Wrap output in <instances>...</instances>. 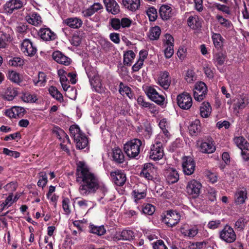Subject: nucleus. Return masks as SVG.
Returning a JSON list of instances; mask_svg holds the SVG:
<instances>
[{
	"mask_svg": "<svg viewBox=\"0 0 249 249\" xmlns=\"http://www.w3.org/2000/svg\"><path fill=\"white\" fill-rule=\"evenodd\" d=\"M76 181L79 184V191L83 196L95 193L100 188L99 181L94 174L90 172L84 161L76 163Z\"/></svg>",
	"mask_w": 249,
	"mask_h": 249,
	"instance_id": "nucleus-1",
	"label": "nucleus"
},
{
	"mask_svg": "<svg viewBox=\"0 0 249 249\" xmlns=\"http://www.w3.org/2000/svg\"><path fill=\"white\" fill-rule=\"evenodd\" d=\"M142 142L138 139H134L124 145V150L127 156L135 158L140 153Z\"/></svg>",
	"mask_w": 249,
	"mask_h": 249,
	"instance_id": "nucleus-2",
	"label": "nucleus"
},
{
	"mask_svg": "<svg viewBox=\"0 0 249 249\" xmlns=\"http://www.w3.org/2000/svg\"><path fill=\"white\" fill-rule=\"evenodd\" d=\"M219 237L228 243H233L236 239V235L233 229L228 225H225L223 230L219 232Z\"/></svg>",
	"mask_w": 249,
	"mask_h": 249,
	"instance_id": "nucleus-3",
	"label": "nucleus"
},
{
	"mask_svg": "<svg viewBox=\"0 0 249 249\" xmlns=\"http://www.w3.org/2000/svg\"><path fill=\"white\" fill-rule=\"evenodd\" d=\"M207 93V87L205 83L200 81L196 82L194 88V97L196 100L201 101Z\"/></svg>",
	"mask_w": 249,
	"mask_h": 249,
	"instance_id": "nucleus-4",
	"label": "nucleus"
},
{
	"mask_svg": "<svg viewBox=\"0 0 249 249\" xmlns=\"http://www.w3.org/2000/svg\"><path fill=\"white\" fill-rule=\"evenodd\" d=\"M180 215L176 211L169 210L166 212V214L162 218V222L168 226L172 227L176 225L179 221Z\"/></svg>",
	"mask_w": 249,
	"mask_h": 249,
	"instance_id": "nucleus-5",
	"label": "nucleus"
},
{
	"mask_svg": "<svg viewBox=\"0 0 249 249\" xmlns=\"http://www.w3.org/2000/svg\"><path fill=\"white\" fill-rule=\"evenodd\" d=\"M177 104L180 108L187 110L192 106V99L187 92H183L179 94L177 97Z\"/></svg>",
	"mask_w": 249,
	"mask_h": 249,
	"instance_id": "nucleus-6",
	"label": "nucleus"
},
{
	"mask_svg": "<svg viewBox=\"0 0 249 249\" xmlns=\"http://www.w3.org/2000/svg\"><path fill=\"white\" fill-rule=\"evenodd\" d=\"M201 188L202 185L199 181L193 179L188 182L186 188V192L192 198H196L199 196Z\"/></svg>",
	"mask_w": 249,
	"mask_h": 249,
	"instance_id": "nucleus-7",
	"label": "nucleus"
},
{
	"mask_svg": "<svg viewBox=\"0 0 249 249\" xmlns=\"http://www.w3.org/2000/svg\"><path fill=\"white\" fill-rule=\"evenodd\" d=\"M163 154L162 143L161 142H157L151 145L149 157L151 160H157L162 159Z\"/></svg>",
	"mask_w": 249,
	"mask_h": 249,
	"instance_id": "nucleus-8",
	"label": "nucleus"
},
{
	"mask_svg": "<svg viewBox=\"0 0 249 249\" xmlns=\"http://www.w3.org/2000/svg\"><path fill=\"white\" fill-rule=\"evenodd\" d=\"M183 171L186 175L193 174L195 170L196 163L193 158L190 156H184L182 158Z\"/></svg>",
	"mask_w": 249,
	"mask_h": 249,
	"instance_id": "nucleus-9",
	"label": "nucleus"
},
{
	"mask_svg": "<svg viewBox=\"0 0 249 249\" xmlns=\"http://www.w3.org/2000/svg\"><path fill=\"white\" fill-rule=\"evenodd\" d=\"M145 92L148 98L160 106H162L164 104V97L160 95L154 88L148 87L146 89Z\"/></svg>",
	"mask_w": 249,
	"mask_h": 249,
	"instance_id": "nucleus-10",
	"label": "nucleus"
},
{
	"mask_svg": "<svg viewBox=\"0 0 249 249\" xmlns=\"http://www.w3.org/2000/svg\"><path fill=\"white\" fill-rule=\"evenodd\" d=\"M23 2L21 0H9L4 5L3 8L6 12L11 14L15 11L23 7Z\"/></svg>",
	"mask_w": 249,
	"mask_h": 249,
	"instance_id": "nucleus-11",
	"label": "nucleus"
},
{
	"mask_svg": "<svg viewBox=\"0 0 249 249\" xmlns=\"http://www.w3.org/2000/svg\"><path fill=\"white\" fill-rule=\"evenodd\" d=\"M21 50L26 55L32 57L36 53V48L30 39H25L21 44Z\"/></svg>",
	"mask_w": 249,
	"mask_h": 249,
	"instance_id": "nucleus-12",
	"label": "nucleus"
},
{
	"mask_svg": "<svg viewBox=\"0 0 249 249\" xmlns=\"http://www.w3.org/2000/svg\"><path fill=\"white\" fill-rule=\"evenodd\" d=\"M91 86L98 93H102L104 91L100 77L97 74L91 75L90 73H88Z\"/></svg>",
	"mask_w": 249,
	"mask_h": 249,
	"instance_id": "nucleus-13",
	"label": "nucleus"
},
{
	"mask_svg": "<svg viewBox=\"0 0 249 249\" xmlns=\"http://www.w3.org/2000/svg\"><path fill=\"white\" fill-rule=\"evenodd\" d=\"M158 84L164 89H168L171 83V79L169 73L167 71L161 72L158 79Z\"/></svg>",
	"mask_w": 249,
	"mask_h": 249,
	"instance_id": "nucleus-14",
	"label": "nucleus"
},
{
	"mask_svg": "<svg viewBox=\"0 0 249 249\" xmlns=\"http://www.w3.org/2000/svg\"><path fill=\"white\" fill-rule=\"evenodd\" d=\"M110 176L116 185L123 186L126 181L125 175L121 171L111 172Z\"/></svg>",
	"mask_w": 249,
	"mask_h": 249,
	"instance_id": "nucleus-15",
	"label": "nucleus"
},
{
	"mask_svg": "<svg viewBox=\"0 0 249 249\" xmlns=\"http://www.w3.org/2000/svg\"><path fill=\"white\" fill-rule=\"evenodd\" d=\"M134 233L131 230H124L120 233H116L113 237L114 241L118 240H133L134 238Z\"/></svg>",
	"mask_w": 249,
	"mask_h": 249,
	"instance_id": "nucleus-16",
	"label": "nucleus"
},
{
	"mask_svg": "<svg viewBox=\"0 0 249 249\" xmlns=\"http://www.w3.org/2000/svg\"><path fill=\"white\" fill-rule=\"evenodd\" d=\"M53 59L57 63L68 66L71 64V59L62 52L56 51L53 53Z\"/></svg>",
	"mask_w": 249,
	"mask_h": 249,
	"instance_id": "nucleus-17",
	"label": "nucleus"
},
{
	"mask_svg": "<svg viewBox=\"0 0 249 249\" xmlns=\"http://www.w3.org/2000/svg\"><path fill=\"white\" fill-rule=\"evenodd\" d=\"M107 11L112 14L116 15L120 12V7L115 0H104Z\"/></svg>",
	"mask_w": 249,
	"mask_h": 249,
	"instance_id": "nucleus-18",
	"label": "nucleus"
},
{
	"mask_svg": "<svg viewBox=\"0 0 249 249\" xmlns=\"http://www.w3.org/2000/svg\"><path fill=\"white\" fill-rule=\"evenodd\" d=\"M165 176L167 181L169 184L177 182L179 179V175L176 169L171 168L168 169L165 172Z\"/></svg>",
	"mask_w": 249,
	"mask_h": 249,
	"instance_id": "nucleus-19",
	"label": "nucleus"
},
{
	"mask_svg": "<svg viewBox=\"0 0 249 249\" xmlns=\"http://www.w3.org/2000/svg\"><path fill=\"white\" fill-rule=\"evenodd\" d=\"M63 23L73 29L80 28L83 24L82 20L78 18H70L63 20Z\"/></svg>",
	"mask_w": 249,
	"mask_h": 249,
	"instance_id": "nucleus-20",
	"label": "nucleus"
},
{
	"mask_svg": "<svg viewBox=\"0 0 249 249\" xmlns=\"http://www.w3.org/2000/svg\"><path fill=\"white\" fill-rule=\"evenodd\" d=\"M102 9H103V6L99 2L94 3L89 8L83 11L82 13L84 17L88 18L92 16L94 13Z\"/></svg>",
	"mask_w": 249,
	"mask_h": 249,
	"instance_id": "nucleus-21",
	"label": "nucleus"
},
{
	"mask_svg": "<svg viewBox=\"0 0 249 249\" xmlns=\"http://www.w3.org/2000/svg\"><path fill=\"white\" fill-rule=\"evenodd\" d=\"M38 35L44 40L49 41L55 38V34L49 28H41L38 32Z\"/></svg>",
	"mask_w": 249,
	"mask_h": 249,
	"instance_id": "nucleus-22",
	"label": "nucleus"
},
{
	"mask_svg": "<svg viewBox=\"0 0 249 249\" xmlns=\"http://www.w3.org/2000/svg\"><path fill=\"white\" fill-rule=\"evenodd\" d=\"M172 8L168 5H162L159 10V14L161 18L167 20L172 17Z\"/></svg>",
	"mask_w": 249,
	"mask_h": 249,
	"instance_id": "nucleus-23",
	"label": "nucleus"
},
{
	"mask_svg": "<svg viewBox=\"0 0 249 249\" xmlns=\"http://www.w3.org/2000/svg\"><path fill=\"white\" fill-rule=\"evenodd\" d=\"M18 92L16 88L8 87L4 93L0 94L1 97L7 101H12L17 96Z\"/></svg>",
	"mask_w": 249,
	"mask_h": 249,
	"instance_id": "nucleus-24",
	"label": "nucleus"
},
{
	"mask_svg": "<svg viewBox=\"0 0 249 249\" xmlns=\"http://www.w3.org/2000/svg\"><path fill=\"white\" fill-rule=\"evenodd\" d=\"M124 6L131 11L138 9L141 5V0H122Z\"/></svg>",
	"mask_w": 249,
	"mask_h": 249,
	"instance_id": "nucleus-25",
	"label": "nucleus"
},
{
	"mask_svg": "<svg viewBox=\"0 0 249 249\" xmlns=\"http://www.w3.org/2000/svg\"><path fill=\"white\" fill-rule=\"evenodd\" d=\"M113 160L117 164H121L124 161V156L122 150L119 148L112 149Z\"/></svg>",
	"mask_w": 249,
	"mask_h": 249,
	"instance_id": "nucleus-26",
	"label": "nucleus"
},
{
	"mask_svg": "<svg viewBox=\"0 0 249 249\" xmlns=\"http://www.w3.org/2000/svg\"><path fill=\"white\" fill-rule=\"evenodd\" d=\"M201 126L199 120L196 119L188 126L189 133L192 136H196L201 131Z\"/></svg>",
	"mask_w": 249,
	"mask_h": 249,
	"instance_id": "nucleus-27",
	"label": "nucleus"
},
{
	"mask_svg": "<svg viewBox=\"0 0 249 249\" xmlns=\"http://www.w3.org/2000/svg\"><path fill=\"white\" fill-rule=\"evenodd\" d=\"M200 150L202 153L211 154L215 150V147L212 142H202L200 146Z\"/></svg>",
	"mask_w": 249,
	"mask_h": 249,
	"instance_id": "nucleus-28",
	"label": "nucleus"
},
{
	"mask_svg": "<svg viewBox=\"0 0 249 249\" xmlns=\"http://www.w3.org/2000/svg\"><path fill=\"white\" fill-rule=\"evenodd\" d=\"M188 26L193 29H197L201 27V21L197 16L190 17L187 19Z\"/></svg>",
	"mask_w": 249,
	"mask_h": 249,
	"instance_id": "nucleus-29",
	"label": "nucleus"
},
{
	"mask_svg": "<svg viewBox=\"0 0 249 249\" xmlns=\"http://www.w3.org/2000/svg\"><path fill=\"white\" fill-rule=\"evenodd\" d=\"M74 142L76 143V148L79 149L85 148L88 145L89 142L87 137L84 133H82L80 137L75 139Z\"/></svg>",
	"mask_w": 249,
	"mask_h": 249,
	"instance_id": "nucleus-30",
	"label": "nucleus"
},
{
	"mask_svg": "<svg viewBox=\"0 0 249 249\" xmlns=\"http://www.w3.org/2000/svg\"><path fill=\"white\" fill-rule=\"evenodd\" d=\"M41 18L39 15L36 12H33L30 15L26 17L27 22L35 26L41 22Z\"/></svg>",
	"mask_w": 249,
	"mask_h": 249,
	"instance_id": "nucleus-31",
	"label": "nucleus"
},
{
	"mask_svg": "<svg viewBox=\"0 0 249 249\" xmlns=\"http://www.w3.org/2000/svg\"><path fill=\"white\" fill-rule=\"evenodd\" d=\"M234 141L236 145L241 150H247L249 151L248 146L249 143L242 136L234 138Z\"/></svg>",
	"mask_w": 249,
	"mask_h": 249,
	"instance_id": "nucleus-32",
	"label": "nucleus"
},
{
	"mask_svg": "<svg viewBox=\"0 0 249 249\" xmlns=\"http://www.w3.org/2000/svg\"><path fill=\"white\" fill-rule=\"evenodd\" d=\"M212 108L208 102H204L200 107V113L203 118H207L210 115Z\"/></svg>",
	"mask_w": 249,
	"mask_h": 249,
	"instance_id": "nucleus-33",
	"label": "nucleus"
},
{
	"mask_svg": "<svg viewBox=\"0 0 249 249\" xmlns=\"http://www.w3.org/2000/svg\"><path fill=\"white\" fill-rule=\"evenodd\" d=\"M161 34V30L160 27L156 26L152 27L150 30L148 34V37L150 40H158Z\"/></svg>",
	"mask_w": 249,
	"mask_h": 249,
	"instance_id": "nucleus-34",
	"label": "nucleus"
},
{
	"mask_svg": "<svg viewBox=\"0 0 249 249\" xmlns=\"http://www.w3.org/2000/svg\"><path fill=\"white\" fill-rule=\"evenodd\" d=\"M135 57V53L131 50L128 51L124 55V65L130 66L132 64V60Z\"/></svg>",
	"mask_w": 249,
	"mask_h": 249,
	"instance_id": "nucleus-35",
	"label": "nucleus"
},
{
	"mask_svg": "<svg viewBox=\"0 0 249 249\" xmlns=\"http://www.w3.org/2000/svg\"><path fill=\"white\" fill-rule=\"evenodd\" d=\"M89 228L90 232L99 236L104 235L106 232V230L103 226H96L92 224L90 225Z\"/></svg>",
	"mask_w": 249,
	"mask_h": 249,
	"instance_id": "nucleus-36",
	"label": "nucleus"
},
{
	"mask_svg": "<svg viewBox=\"0 0 249 249\" xmlns=\"http://www.w3.org/2000/svg\"><path fill=\"white\" fill-rule=\"evenodd\" d=\"M69 131L74 140L78 137H80V135L83 133L78 125L76 124L71 125L69 128Z\"/></svg>",
	"mask_w": 249,
	"mask_h": 249,
	"instance_id": "nucleus-37",
	"label": "nucleus"
},
{
	"mask_svg": "<svg viewBox=\"0 0 249 249\" xmlns=\"http://www.w3.org/2000/svg\"><path fill=\"white\" fill-rule=\"evenodd\" d=\"M226 55L222 52H218L214 55L213 60L216 62L217 65L219 66L222 65L226 59Z\"/></svg>",
	"mask_w": 249,
	"mask_h": 249,
	"instance_id": "nucleus-38",
	"label": "nucleus"
},
{
	"mask_svg": "<svg viewBox=\"0 0 249 249\" xmlns=\"http://www.w3.org/2000/svg\"><path fill=\"white\" fill-rule=\"evenodd\" d=\"M119 92L122 95L125 94L129 98H132V90L128 86H124L123 83L121 82L119 85Z\"/></svg>",
	"mask_w": 249,
	"mask_h": 249,
	"instance_id": "nucleus-39",
	"label": "nucleus"
},
{
	"mask_svg": "<svg viewBox=\"0 0 249 249\" xmlns=\"http://www.w3.org/2000/svg\"><path fill=\"white\" fill-rule=\"evenodd\" d=\"M247 193L243 191H239L235 196V201L238 204H243L247 198Z\"/></svg>",
	"mask_w": 249,
	"mask_h": 249,
	"instance_id": "nucleus-40",
	"label": "nucleus"
},
{
	"mask_svg": "<svg viewBox=\"0 0 249 249\" xmlns=\"http://www.w3.org/2000/svg\"><path fill=\"white\" fill-rule=\"evenodd\" d=\"M8 78L9 80L16 83H19L21 81L19 73L14 71H8Z\"/></svg>",
	"mask_w": 249,
	"mask_h": 249,
	"instance_id": "nucleus-41",
	"label": "nucleus"
},
{
	"mask_svg": "<svg viewBox=\"0 0 249 249\" xmlns=\"http://www.w3.org/2000/svg\"><path fill=\"white\" fill-rule=\"evenodd\" d=\"M38 176L39 180L37 182V185L43 188L46 185L48 181L46 173L45 172H40L38 174Z\"/></svg>",
	"mask_w": 249,
	"mask_h": 249,
	"instance_id": "nucleus-42",
	"label": "nucleus"
},
{
	"mask_svg": "<svg viewBox=\"0 0 249 249\" xmlns=\"http://www.w3.org/2000/svg\"><path fill=\"white\" fill-rule=\"evenodd\" d=\"M212 39L213 40L214 46L217 48H219L222 46V37L220 34L213 33L212 36Z\"/></svg>",
	"mask_w": 249,
	"mask_h": 249,
	"instance_id": "nucleus-43",
	"label": "nucleus"
},
{
	"mask_svg": "<svg viewBox=\"0 0 249 249\" xmlns=\"http://www.w3.org/2000/svg\"><path fill=\"white\" fill-rule=\"evenodd\" d=\"M146 13L150 21H154L157 19L158 17L157 11L154 7L149 8Z\"/></svg>",
	"mask_w": 249,
	"mask_h": 249,
	"instance_id": "nucleus-44",
	"label": "nucleus"
},
{
	"mask_svg": "<svg viewBox=\"0 0 249 249\" xmlns=\"http://www.w3.org/2000/svg\"><path fill=\"white\" fill-rule=\"evenodd\" d=\"M120 20L117 18H111L109 20V25L115 30H118L121 28Z\"/></svg>",
	"mask_w": 249,
	"mask_h": 249,
	"instance_id": "nucleus-45",
	"label": "nucleus"
},
{
	"mask_svg": "<svg viewBox=\"0 0 249 249\" xmlns=\"http://www.w3.org/2000/svg\"><path fill=\"white\" fill-rule=\"evenodd\" d=\"M8 63L12 66H21L23 65V61L19 57H14L9 60Z\"/></svg>",
	"mask_w": 249,
	"mask_h": 249,
	"instance_id": "nucleus-46",
	"label": "nucleus"
},
{
	"mask_svg": "<svg viewBox=\"0 0 249 249\" xmlns=\"http://www.w3.org/2000/svg\"><path fill=\"white\" fill-rule=\"evenodd\" d=\"M216 18L221 25L227 28L231 27V22L228 19L224 18L222 16L217 15L216 16Z\"/></svg>",
	"mask_w": 249,
	"mask_h": 249,
	"instance_id": "nucleus-47",
	"label": "nucleus"
},
{
	"mask_svg": "<svg viewBox=\"0 0 249 249\" xmlns=\"http://www.w3.org/2000/svg\"><path fill=\"white\" fill-rule=\"evenodd\" d=\"M214 6L218 10L224 12L227 14H231V11L230 7L225 5H222L219 3H215L214 4Z\"/></svg>",
	"mask_w": 249,
	"mask_h": 249,
	"instance_id": "nucleus-48",
	"label": "nucleus"
},
{
	"mask_svg": "<svg viewBox=\"0 0 249 249\" xmlns=\"http://www.w3.org/2000/svg\"><path fill=\"white\" fill-rule=\"evenodd\" d=\"M155 207L150 204H146L142 209V212L148 215H152L155 212Z\"/></svg>",
	"mask_w": 249,
	"mask_h": 249,
	"instance_id": "nucleus-49",
	"label": "nucleus"
},
{
	"mask_svg": "<svg viewBox=\"0 0 249 249\" xmlns=\"http://www.w3.org/2000/svg\"><path fill=\"white\" fill-rule=\"evenodd\" d=\"M14 111L16 116V118L18 116L19 118L22 117L26 112L25 109L20 107H13Z\"/></svg>",
	"mask_w": 249,
	"mask_h": 249,
	"instance_id": "nucleus-50",
	"label": "nucleus"
},
{
	"mask_svg": "<svg viewBox=\"0 0 249 249\" xmlns=\"http://www.w3.org/2000/svg\"><path fill=\"white\" fill-rule=\"evenodd\" d=\"M245 226V219L240 218L235 223V227L239 231H242Z\"/></svg>",
	"mask_w": 249,
	"mask_h": 249,
	"instance_id": "nucleus-51",
	"label": "nucleus"
},
{
	"mask_svg": "<svg viewBox=\"0 0 249 249\" xmlns=\"http://www.w3.org/2000/svg\"><path fill=\"white\" fill-rule=\"evenodd\" d=\"M153 249H168L162 240H159L153 243Z\"/></svg>",
	"mask_w": 249,
	"mask_h": 249,
	"instance_id": "nucleus-52",
	"label": "nucleus"
},
{
	"mask_svg": "<svg viewBox=\"0 0 249 249\" xmlns=\"http://www.w3.org/2000/svg\"><path fill=\"white\" fill-rule=\"evenodd\" d=\"M23 101L25 102H32L34 103L37 100L36 96H33L31 94L27 93L24 94L21 97Z\"/></svg>",
	"mask_w": 249,
	"mask_h": 249,
	"instance_id": "nucleus-53",
	"label": "nucleus"
},
{
	"mask_svg": "<svg viewBox=\"0 0 249 249\" xmlns=\"http://www.w3.org/2000/svg\"><path fill=\"white\" fill-rule=\"evenodd\" d=\"M174 54V45L166 46L164 50V54L166 58H170Z\"/></svg>",
	"mask_w": 249,
	"mask_h": 249,
	"instance_id": "nucleus-54",
	"label": "nucleus"
},
{
	"mask_svg": "<svg viewBox=\"0 0 249 249\" xmlns=\"http://www.w3.org/2000/svg\"><path fill=\"white\" fill-rule=\"evenodd\" d=\"M70 200L68 198L65 197L63 199L62 201V207L65 212L66 214H69L71 213V210L69 208V203Z\"/></svg>",
	"mask_w": 249,
	"mask_h": 249,
	"instance_id": "nucleus-55",
	"label": "nucleus"
},
{
	"mask_svg": "<svg viewBox=\"0 0 249 249\" xmlns=\"http://www.w3.org/2000/svg\"><path fill=\"white\" fill-rule=\"evenodd\" d=\"M144 137L146 139H148L150 138L152 133V128L151 127L150 124L147 123L144 124Z\"/></svg>",
	"mask_w": 249,
	"mask_h": 249,
	"instance_id": "nucleus-56",
	"label": "nucleus"
},
{
	"mask_svg": "<svg viewBox=\"0 0 249 249\" xmlns=\"http://www.w3.org/2000/svg\"><path fill=\"white\" fill-rule=\"evenodd\" d=\"M109 38L115 44H119L120 43V35L118 33H111L109 35Z\"/></svg>",
	"mask_w": 249,
	"mask_h": 249,
	"instance_id": "nucleus-57",
	"label": "nucleus"
},
{
	"mask_svg": "<svg viewBox=\"0 0 249 249\" xmlns=\"http://www.w3.org/2000/svg\"><path fill=\"white\" fill-rule=\"evenodd\" d=\"M154 168L153 166V164L150 163H146L143 165L142 170L148 172L150 174H153L154 173Z\"/></svg>",
	"mask_w": 249,
	"mask_h": 249,
	"instance_id": "nucleus-58",
	"label": "nucleus"
},
{
	"mask_svg": "<svg viewBox=\"0 0 249 249\" xmlns=\"http://www.w3.org/2000/svg\"><path fill=\"white\" fill-rule=\"evenodd\" d=\"M120 23H121V27L122 28H126L129 27L131 24L132 21L126 18H123L120 20Z\"/></svg>",
	"mask_w": 249,
	"mask_h": 249,
	"instance_id": "nucleus-59",
	"label": "nucleus"
},
{
	"mask_svg": "<svg viewBox=\"0 0 249 249\" xmlns=\"http://www.w3.org/2000/svg\"><path fill=\"white\" fill-rule=\"evenodd\" d=\"M17 186L18 185L16 182H11L6 184L4 186V188L7 191L13 192L16 190Z\"/></svg>",
	"mask_w": 249,
	"mask_h": 249,
	"instance_id": "nucleus-60",
	"label": "nucleus"
},
{
	"mask_svg": "<svg viewBox=\"0 0 249 249\" xmlns=\"http://www.w3.org/2000/svg\"><path fill=\"white\" fill-rule=\"evenodd\" d=\"M143 59H139L138 61L133 66L132 71L134 72L138 71L143 65Z\"/></svg>",
	"mask_w": 249,
	"mask_h": 249,
	"instance_id": "nucleus-61",
	"label": "nucleus"
},
{
	"mask_svg": "<svg viewBox=\"0 0 249 249\" xmlns=\"http://www.w3.org/2000/svg\"><path fill=\"white\" fill-rule=\"evenodd\" d=\"M195 4V9L198 12H202L203 10V0H194Z\"/></svg>",
	"mask_w": 249,
	"mask_h": 249,
	"instance_id": "nucleus-62",
	"label": "nucleus"
},
{
	"mask_svg": "<svg viewBox=\"0 0 249 249\" xmlns=\"http://www.w3.org/2000/svg\"><path fill=\"white\" fill-rule=\"evenodd\" d=\"M194 72L192 70H188L186 72L185 79L189 83L192 82L194 79Z\"/></svg>",
	"mask_w": 249,
	"mask_h": 249,
	"instance_id": "nucleus-63",
	"label": "nucleus"
},
{
	"mask_svg": "<svg viewBox=\"0 0 249 249\" xmlns=\"http://www.w3.org/2000/svg\"><path fill=\"white\" fill-rule=\"evenodd\" d=\"M81 38L78 35H73L71 39V43L74 46H78L81 43Z\"/></svg>",
	"mask_w": 249,
	"mask_h": 249,
	"instance_id": "nucleus-64",
	"label": "nucleus"
}]
</instances>
